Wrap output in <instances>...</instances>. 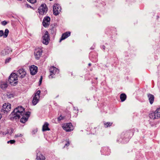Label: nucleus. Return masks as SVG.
Segmentation results:
<instances>
[{"label": "nucleus", "instance_id": "obj_1", "mask_svg": "<svg viewBox=\"0 0 160 160\" xmlns=\"http://www.w3.org/2000/svg\"><path fill=\"white\" fill-rule=\"evenodd\" d=\"M24 109L22 107H18L16 108L12 112V115L14 116L16 118H20L22 115L25 113Z\"/></svg>", "mask_w": 160, "mask_h": 160}, {"label": "nucleus", "instance_id": "obj_2", "mask_svg": "<svg viewBox=\"0 0 160 160\" xmlns=\"http://www.w3.org/2000/svg\"><path fill=\"white\" fill-rule=\"evenodd\" d=\"M18 77L17 75L14 72L12 73L8 78L9 84L12 86H15L18 83Z\"/></svg>", "mask_w": 160, "mask_h": 160}, {"label": "nucleus", "instance_id": "obj_3", "mask_svg": "<svg viewBox=\"0 0 160 160\" xmlns=\"http://www.w3.org/2000/svg\"><path fill=\"white\" fill-rule=\"evenodd\" d=\"M38 11L40 15H45L48 11V7L45 4L42 3L39 7Z\"/></svg>", "mask_w": 160, "mask_h": 160}, {"label": "nucleus", "instance_id": "obj_4", "mask_svg": "<svg viewBox=\"0 0 160 160\" xmlns=\"http://www.w3.org/2000/svg\"><path fill=\"white\" fill-rule=\"evenodd\" d=\"M149 117L150 118L154 119L160 118V108H158L154 112H152L149 113Z\"/></svg>", "mask_w": 160, "mask_h": 160}, {"label": "nucleus", "instance_id": "obj_5", "mask_svg": "<svg viewBox=\"0 0 160 160\" xmlns=\"http://www.w3.org/2000/svg\"><path fill=\"white\" fill-rule=\"evenodd\" d=\"M40 91L39 90L35 93L32 101L33 105H36L38 102L40 98Z\"/></svg>", "mask_w": 160, "mask_h": 160}, {"label": "nucleus", "instance_id": "obj_6", "mask_svg": "<svg viewBox=\"0 0 160 160\" xmlns=\"http://www.w3.org/2000/svg\"><path fill=\"white\" fill-rule=\"evenodd\" d=\"M62 128L66 132H71L74 129L73 126L71 123L64 124L62 126Z\"/></svg>", "mask_w": 160, "mask_h": 160}, {"label": "nucleus", "instance_id": "obj_7", "mask_svg": "<svg viewBox=\"0 0 160 160\" xmlns=\"http://www.w3.org/2000/svg\"><path fill=\"white\" fill-rule=\"evenodd\" d=\"M30 114V112H26L22 116V117L20 119V122L23 123H25L28 121Z\"/></svg>", "mask_w": 160, "mask_h": 160}, {"label": "nucleus", "instance_id": "obj_8", "mask_svg": "<svg viewBox=\"0 0 160 160\" xmlns=\"http://www.w3.org/2000/svg\"><path fill=\"white\" fill-rule=\"evenodd\" d=\"M61 7L58 4H55L53 6V13L55 15H57L61 11Z\"/></svg>", "mask_w": 160, "mask_h": 160}, {"label": "nucleus", "instance_id": "obj_9", "mask_svg": "<svg viewBox=\"0 0 160 160\" xmlns=\"http://www.w3.org/2000/svg\"><path fill=\"white\" fill-rule=\"evenodd\" d=\"M42 51L41 48H36L35 50L34 55L35 58L38 59L41 56Z\"/></svg>", "mask_w": 160, "mask_h": 160}, {"label": "nucleus", "instance_id": "obj_10", "mask_svg": "<svg viewBox=\"0 0 160 160\" xmlns=\"http://www.w3.org/2000/svg\"><path fill=\"white\" fill-rule=\"evenodd\" d=\"M48 36V32L47 31H46L43 37L42 41V43L45 45H47L49 43V39Z\"/></svg>", "mask_w": 160, "mask_h": 160}, {"label": "nucleus", "instance_id": "obj_11", "mask_svg": "<svg viewBox=\"0 0 160 160\" xmlns=\"http://www.w3.org/2000/svg\"><path fill=\"white\" fill-rule=\"evenodd\" d=\"M11 109V104L8 103H4L3 106L2 110L4 113L9 112L10 111Z\"/></svg>", "mask_w": 160, "mask_h": 160}, {"label": "nucleus", "instance_id": "obj_12", "mask_svg": "<svg viewBox=\"0 0 160 160\" xmlns=\"http://www.w3.org/2000/svg\"><path fill=\"white\" fill-rule=\"evenodd\" d=\"M50 18L49 16L45 17L43 20L42 24L43 26L45 28L48 27L50 24Z\"/></svg>", "mask_w": 160, "mask_h": 160}, {"label": "nucleus", "instance_id": "obj_13", "mask_svg": "<svg viewBox=\"0 0 160 160\" xmlns=\"http://www.w3.org/2000/svg\"><path fill=\"white\" fill-rule=\"evenodd\" d=\"M59 72V70L56 68L54 66L51 67V76H52V78H54L55 77H53L52 75H55L56 74L58 73Z\"/></svg>", "mask_w": 160, "mask_h": 160}, {"label": "nucleus", "instance_id": "obj_14", "mask_svg": "<svg viewBox=\"0 0 160 160\" xmlns=\"http://www.w3.org/2000/svg\"><path fill=\"white\" fill-rule=\"evenodd\" d=\"M30 70L31 75H35L37 72L38 68L35 65H32L30 67Z\"/></svg>", "mask_w": 160, "mask_h": 160}, {"label": "nucleus", "instance_id": "obj_15", "mask_svg": "<svg viewBox=\"0 0 160 160\" xmlns=\"http://www.w3.org/2000/svg\"><path fill=\"white\" fill-rule=\"evenodd\" d=\"M18 72L20 75V78H24L26 75L27 73L25 70L23 68L19 69Z\"/></svg>", "mask_w": 160, "mask_h": 160}, {"label": "nucleus", "instance_id": "obj_16", "mask_svg": "<svg viewBox=\"0 0 160 160\" xmlns=\"http://www.w3.org/2000/svg\"><path fill=\"white\" fill-rule=\"evenodd\" d=\"M70 34L71 32H67L63 33L62 35L61 39L60 40L59 42H60L62 40L67 38L68 37L70 36Z\"/></svg>", "mask_w": 160, "mask_h": 160}, {"label": "nucleus", "instance_id": "obj_17", "mask_svg": "<svg viewBox=\"0 0 160 160\" xmlns=\"http://www.w3.org/2000/svg\"><path fill=\"white\" fill-rule=\"evenodd\" d=\"M8 33L9 30L7 29L5 30L4 33L2 30H0V37L3 36V37L6 38L8 36Z\"/></svg>", "mask_w": 160, "mask_h": 160}, {"label": "nucleus", "instance_id": "obj_18", "mask_svg": "<svg viewBox=\"0 0 160 160\" xmlns=\"http://www.w3.org/2000/svg\"><path fill=\"white\" fill-rule=\"evenodd\" d=\"M147 96L150 103L151 104H152L153 103L154 100V95L150 93H148L147 94Z\"/></svg>", "mask_w": 160, "mask_h": 160}, {"label": "nucleus", "instance_id": "obj_19", "mask_svg": "<svg viewBox=\"0 0 160 160\" xmlns=\"http://www.w3.org/2000/svg\"><path fill=\"white\" fill-rule=\"evenodd\" d=\"M12 51V50L11 48L7 47L2 51V53L3 55H6Z\"/></svg>", "mask_w": 160, "mask_h": 160}, {"label": "nucleus", "instance_id": "obj_20", "mask_svg": "<svg viewBox=\"0 0 160 160\" xmlns=\"http://www.w3.org/2000/svg\"><path fill=\"white\" fill-rule=\"evenodd\" d=\"M37 159L38 160H45V158L40 152H38L37 154Z\"/></svg>", "mask_w": 160, "mask_h": 160}, {"label": "nucleus", "instance_id": "obj_21", "mask_svg": "<svg viewBox=\"0 0 160 160\" xmlns=\"http://www.w3.org/2000/svg\"><path fill=\"white\" fill-rule=\"evenodd\" d=\"M49 124L47 122L44 123L42 126V131H45L47 130H49V129L48 128Z\"/></svg>", "mask_w": 160, "mask_h": 160}, {"label": "nucleus", "instance_id": "obj_22", "mask_svg": "<svg viewBox=\"0 0 160 160\" xmlns=\"http://www.w3.org/2000/svg\"><path fill=\"white\" fill-rule=\"evenodd\" d=\"M51 28L52 29H51V32L52 34H55L56 32V29L55 27V25H51Z\"/></svg>", "mask_w": 160, "mask_h": 160}, {"label": "nucleus", "instance_id": "obj_23", "mask_svg": "<svg viewBox=\"0 0 160 160\" xmlns=\"http://www.w3.org/2000/svg\"><path fill=\"white\" fill-rule=\"evenodd\" d=\"M126 98V95L125 93H122L120 95V98L122 102L125 101Z\"/></svg>", "mask_w": 160, "mask_h": 160}, {"label": "nucleus", "instance_id": "obj_24", "mask_svg": "<svg viewBox=\"0 0 160 160\" xmlns=\"http://www.w3.org/2000/svg\"><path fill=\"white\" fill-rule=\"evenodd\" d=\"M112 124V122H107L104 123V125L105 127L106 128L111 126Z\"/></svg>", "mask_w": 160, "mask_h": 160}, {"label": "nucleus", "instance_id": "obj_25", "mask_svg": "<svg viewBox=\"0 0 160 160\" xmlns=\"http://www.w3.org/2000/svg\"><path fill=\"white\" fill-rule=\"evenodd\" d=\"M8 87L7 84L6 83H3L0 86L1 88L2 89L6 88Z\"/></svg>", "mask_w": 160, "mask_h": 160}, {"label": "nucleus", "instance_id": "obj_26", "mask_svg": "<svg viewBox=\"0 0 160 160\" xmlns=\"http://www.w3.org/2000/svg\"><path fill=\"white\" fill-rule=\"evenodd\" d=\"M23 136L22 134L21 133H18L15 135L14 137L15 138H18L19 137H22Z\"/></svg>", "mask_w": 160, "mask_h": 160}, {"label": "nucleus", "instance_id": "obj_27", "mask_svg": "<svg viewBox=\"0 0 160 160\" xmlns=\"http://www.w3.org/2000/svg\"><path fill=\"white\" fill-rule=\"evenodd\" d=\"M11 58H8L6 59L5 60V63L7 64L10 62V61L11 60Z\"/></svg>", "mask_w": 160, "mask_h": 160}, {"label": "nucleus", "instance_id": "obj_28", "mask_svg": "<svg viewBox=\"0 0 160 160\" xmlns=\"http://www.w3.org/2000/svg\"><path fill=\"white\" fill-rule=\"evenodd\" d=\"M27 0L29 2H30L31 3H32V4H34V3H35V2H36L37 0Z\"/></svg>", "mask_w": 160, "mask_h": 160}, {"label": "nucleus", "instance_id": "obj_29", "mask_svg": "<svg viewBox=\"0 0 160 160\" xmlns=\"http://www.w3.org/2000/svg\"><path fill=\"white\" fill-rule=\"evenodd\" d=\"M64 117H62L61 115L58 118V121H59L62 120H63L64 119Z\"/></svg>", "mask_w": 160, "mask_h": 160}, {"label": "nucleus", "instance_id": "obj_30", "mask_svg": "<svg viewBox=\"0 0 160 160\" xmlns=\"http://www.w3.org/2000/svg\"><path fill=\"white\" fill-rule=\"evenodd\" d=\"M15 142V141L14 140H12L8 141L7 142L8 143H10L11 144H13Z\"/></svg>", "mask_w": 160, "mask_h": 160}, {"label": "nucleus", "instance_id": "obj_31", "mask_svg": "<svg viewBox=\"0 0 160 160\" xmlns=\"http://www.w3.org/2000/svg\"><path fill=\"white\" fill-rule=\"evenodd\" d=\"M73 111L75 113L77 114L78 113V109L74 107L73 109Z\"/></svg>", "mask_w": 160, "mask_h": 160}, {"label": "nucleus", "instance_id": "obj_32", "mask_svg": "<svg viewBox=\"0 0 160 160\" xmlns=\"http://www.w3.org/2000/svg\"><path fill=\"white\" fill-rule=\"evenodd\" d=\"M7 97L9 98H13L14 97V95L12 94H10L7 95Z\"/></svg>", "mask_w": 160, "mask_h": 160}, {"label": "nucleus", "instance_id": "obj_33", "mask_svg": "<svg viewBox=\"0 0 160 160\" xmlns=\"http://www.w3.org/2000/svg\"><path fill=\"white\" fill-rule=\"evenodd\" d=\"M42 76H41L40 77V78L39 79V85H40L42 83Z\"/></svg>", "mask_w": 160, "mask_h": 160}, {"label": "nucleus", "instance_id": "obj_34", "mask_svg": "<svg viewBox=\"0 0 160 160\" xmlns=\"http://www.w3.org/2000/svg\"><path fill=\"white\" fill-rule=\"evenodd\" d=\"M1 23L3 25L5 26L7 24V22L6 21H4L2 22Z\"/></svg>", "mask_w": 160, "mask_h": 160}, {"label": "nucleus", "instance_id": "obj_35", "mask_svg": "<svg viewBox=\"0 0 160 160\" xmlns=\"http://www.w3.org/2000/svg\"><path fill=\"white\" fill-rule=\"evenodd\" d=\"M69 144H70L69 142L68 141L67 142V143L65 144V146H68L69 145Z\"/></svg>", "mask_w": 160, "mask_h": 160}, {"label": "nucleus", "instance_id": "obj_36", "mask_svg": "<svg viewBox=\"0 0 160 160\" xmlns=\"http://www.w3.org/2000/svg\"><path fill=\"white\" fill-rule=\"evenodd\" d=\"M102 48H103V49H105V46H102Z\"/></svg>", "mask_w": 160, "mask_h": 160}, {"label": "nucleus", "instance_id": "obj_37", "mask_svg": "<svg viewBox=\"0 0 160 160\" xmlns=\"http://www.w3.org/2000/svg\"><path fill=\"white\" fill-rule=\"evenodd\" d=\"M82 78V77H81V76H79V77H78V79H80V78Z\"/></svg>", "mask_w": 160, "mask_h": 160}, {"label": "nucleus", "instance_id": "obj_38", "mask_svg": "<svg viewBox=\"0 0 160 160\" xmlns=\"http://www.w3.org/2000/svg\"><path fill=\"white\" fill-rule=\"evenodd\" d=\"M88 65L89 66H90L91 65V64L90 63H89Z\"/></svg>", "mask_w": 160, "mask_h": 160}, {"label": "nucleus", "instance_id": "obj_39", "mask_svg": "<svg viewBox=\"0 0 160 160\" xmlns=\"http://www.w3.org/2000/svg\"><path fill=\"white\" fill-rule=\"evenodd\" d=\"M2 118V115L1 114H0V119L1 118Z\"/></svg>", "mask_w": 160, "mask_h": 160}, {"label": "nucleus", "instance_id": "obj_40", "mask_svg": "<svg viewBox=\"0 0 160 160\" xmlns=\"http://www.w3.org/2000/svg\"><path fill=\"white\" fill-rule=\"evenodd\" d=\"M96 79L97 80L98 79V78H96Z\"/></svg>", "mask_w": 160, "mask_h": 160}]
</instances>
